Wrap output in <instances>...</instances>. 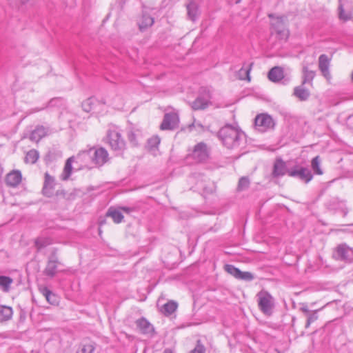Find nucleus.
<instances>
[{
	"label": "nucleus",
	"instance_id": "16",
	"mask_svg": "<svg viewBox=\"0 0 353 353\" xmlns=\"http://www.w3.org/2000/svg\"><path fill=\"white\" fill-rule=\"evenodd\" d=\"M314 77L315 72L310 70L307 64L303 63L302 67V85L306 83L312 85Z\"/></svg>",
	"mask_w": 353,
	"mask_h": 353
},
{
	"label": "nucleus",
	"instance_id": "25",
	"mask_svg": "<svg viewBox=\"0 0 353 353\" xmlns=\"http://www.w3.org/2000/svg\"><path fill=\"white\" fill-rule=\"evenodd\" d=\"M46 133L47 130L43 126H38L31 132L30 139L31 141L38 142L46 136Z\"/></svg>",
	"mask_w": 353,
	"mask_h": 353
},
{
	"label": "nucleus",
	"instance_id": "13",
	"mask_svg": "<svg viewBox=\"0 0 353 353\" xmlns=\"http://www.w3.org/2000/svg\"><path fill=\"white\" fill-rule=\"evenodd\" d=\"M330 59L326 54H321L319 58V68L323 77L327 79L330 78V73L329 70Z\"/></svg>",
	"mask_w": 353,
	"mask_h": 353
},
{
	"label": "nucleus",
	"instance_id": "43",
	"mask_svg": "<svg viewBox=\"0 0 353 353\" xmlns=\"http://www.w3.org/2000/svg\"><path fill=\"white\" fill-rule=\"evenodd\" d=\"M254 279V276L252 273L249 272H241L239 275L238 279H242L245 281H252Z\"/></svg>",
	"mask_w": 353,
	"mask_h": 353
},
{
	"label": "nucleus",
	"instance_id": "17",
	"mask_svg": "<svg viewBox=\"0 0 353 353\" xmlns=\"http://www.w3.org/2000/svg\"><path fill=\"white\" fill-rule=\"evenodd\" d=\"M54 178L46 172L45 174V180L43 188V194L48 196H50L52 193V190L54 187Z\"/></svg>",
	"mask_w": 353,
	"mask_h": 353
},
{
	"label": "nucleus",
	"instance_id": "40",
	"mask_svg": "<svg viewBox=\"0 0 353 353\" xmlns=\"http://www.w3.org/2000/svg\"><path fill=\"white\" fill-rule=\"evenodd\" d=\"M160 143V139L158 137H153L148 139V146L152 148H157Z\"/></svg>",
	"mask_w": 353,
	"mask_h": 353
},
{
	"label": "nucleus",
	"instance_id": "22",
	"mask_svg": "<svg viewBox=\"0 0 353 353\" xmlns=\"http://www.w3.org/2000/svg\"><path fill=\"white\" fill-rule=\"evenodd\" d=\"M284 77L283 70L280 67H274L268 72V78L271 81L277 82Z\"/></svg>",
	"mask_w": 353,
	"mask_h": 353
},
{
	"label": "nucleus",
	"instance_id": "20",
	"mask_svg": "<svg viewBox=\"0 0 353 353\" xmlns=\"http://www.w3.org/2000/svg\"><path fill=\"white\" fill-rule=\"evenodd\" d=\"M154 18L146 12H143L139 21V29L143 31L152 26L154 23Z\"/></svg>",
	"mask_w": 353,
	"mask_h": 353
},
{
	"label": "nucleus",
	"instance_id": "35",
	"mask_svg": "<svg viewBox=\"0 0 353 353\" xmlns=\"http://www.w3.org/2000/svg\"><path fill=\"white\" fill-rule=\"evenodd\" d=\"M250 181L249 179L246 176H243L239 179L237 190L239 192L244 191L247 190L250 186Z\"/></svg>",
	"mask_w": 353,
	"mask_h": 353
},
{
	"label": "nucleus",
	"instance_id": "33",
	"mask_svg": "<svg viewBox=\"0 0 353 353\" xmlns=\"http://www.w3.org/2000/svg\"><path fill=\"white\" fill-rule=\"evenodd\" d=\"M94 349L92 343H81L77 353H93Z\"/></svg>",
	"mask_w": 353,
	"mask_h": 353
},
{
	"label": "nucleus",
	"instance_id": "49",
	"mask_svg": "<svg viewBox=\"0 0 353 353\" xmlns=\"http://www.w3.org/2000/svg\"><path fill=\"white\" fill-rule=\"evenodd\" d=\"M239 2H240V0H237V1H236V3H239Z\"/></svg>",
	"mask_w": 353,
	"mask_h": 353
},
{
	"label": "nucleus",
	"instance_id": "36",
	"mask_svg": "<svg viewBox=\"0 0 353 353\" xmlns=\"http://www.w3.org/2000/svg\"><path fill=\"white\" fill-rule=\"evenodd\" d=\"M225 270H226L227 272L234 276L236 279H238L239 275L241 274V270L233 265H225Z\"/></svg>",
	"mask_w": 353,
	"mask_h": 353
},
{
	"label": "nucleus",
	"instance_id": "1",
	"mask_svg": "<svg viewBox=\"0 0 353 353\" xmlns=\"http://www.w3.org/2000/svg\"><path fill=\"white\" fill-rule=\"evenodd\" d=\"M218 137L223 145L228 149H237L243 147L246 143L245 133L230 125L221 128Z\"/></svg>",
	"mask_w": 353,
	"mask_h": 353
},
{
	"label": "nucleus",
	"instance_id": "6",
	"mask_svg": "<svg viewBox=\"0 0 353 353\" xmlns=\"http://www.w3.org/2000/svg\"><path fill=\"white\" fill-rule=\"evenodd\" d=\"M202 90L200 94L191 103V107L194 110H204L211 104L210 92L206 89H202Z\"/></svg>",
	"mask_w": 353,
	"mask_h": 353
},
{
	"label": "nucleus",
	"instance_id": "47",
	"mask_svg": "<svg viewBox=\"0 0 353 353\" xmlns=\"http://www.w3.org/2000/svg\"><path fill=\"white\" fill-rule=\"evenodd\" d=\"M347 122L353 128V114L350 115L347 118Z\"/></svg>",
	"mask_w": 353,
	"mask_h": 353
},
{
	"label": "nucleus",
	"instance_id": "7",
	"mask_svg": "<svg viewBox=\"0 0 353 353\" xmlns=\"http://www.w3.org/2000/svg\"><path fill=\"white\" fill-rule=\"evenodd\" d=\"M288 174L290 176L298 178L306 183L313 178L311 171L308 168L299 166H295L292 169L289 170Z\"/></svg>",
	"mask_w": 353,
	"mask_h": 353
},
{
	"label": "nucleus",
	"instance_id": "8",
	"mask_svg": "<svg viewBox=\"0 0 353 353\" xmlns=\"http://www.w3.org/2000/svg\"><path fill=\"white\" fill-rule=\"evenodd\" d=\"M179 123V115L176 112L166 113L164 115L160 128L162 130H173L178 127Z\"/></svg>",
	"mask_w": 353,
	"mask_h": 353
},
{
	"label": "nucleus",
	"instance_id": "48",
	"mask_svg": "<svg viewBox=\"0 0 353 353\" xmlns=\"http://www.w3.org/2000/svg\"><path fill=\"white\" fill-rule=\"evenodd\" d=\"M26 318V312L23 310H21L20 312V319H25Z\"/></svg>",
	"mask_w": 353,
	"mask_h": 353
},
{
	"label": "nucleus",
	"instance_id": "39",
	"mask_svg": "<svg viewBox=\"0 0 353 353\" xmlns=\"http://www.w3.org/2000/svg\"><path fill=\"white\" fill-rule=\"evenodd\" d=\"M319 310H314V311H312L307 316V321H306V324H305V328H308L311 323H312L313 322H314L315 321H316L318 319V314H317V312H318Z\"/></svg>",
	"mask_w": 353,
	"mask_h": 353
},
{
	"label": "nucleus",
	"instance_id": "37",
	"mask_svg": "<svg viewBox=\"0 0 353 353\" xmlns=\"http://www.w3.org/2000/svg\"><path fill=\"white\" fill-rule=\"evenodd\" d=\"M43 294L45 296L46 300L53 304L56 302V296L55 295L47 288H45L42 290Z\"/></svg>",
	"mask_w": 353,
	"mask_h": 353
},
{
	"label": "nucleus",
	"instance_id": "42",
	"mask_svg": "<svg viewBox=\"0 0 353 353\" xmlns=\"http://www.w3.org/2000/svg\"><path fill=\"white\" fill-rule=\"evenodd\" d=\"M205 347L201 344V341L199 340L197 341L195 347L190 351V353H205Z\"/></svg>",
	"mask_w": 353,
	"mask_h": 353
},
{
	"label": "nucleus",
	"instance_id": "14",
	"mask_svg": "<svg viewBox=\"0 0 353 353\" xmlns=\"http://www.w3.org/2000/svg\"><path fill=\"white\" fill-rule=\"evenodd\" d=\"M136 325L143 334H152L154 332L153 325L145 318L137 320Z\"/></svg>",
	"mask_w": 353,
	"mask_h": 353
},
{
	"label": "nucleus",
	"instance_id": "23",
	"mask_svg": "<svg viewBox=\"0 0 353 353\" xmlns=\"http://www.w3.org/2000/svg\"><path fill=\"white\" fill-rule=\"evenodd\" d=\"M294 95L298 98L300 101H306L310 96V91L303 87V85H301L294 88Z\"/></svg>",
	"mask_w": 353,
	"mask_h": 353
},
{
	"label": "nucleus",
	"instance_id": "26",
	"mask_svg": "<svg viewBox=\"0 0 353 353\" xmlns=\"http://www.w3.org/2000/svg\"><path fill=\"white\" fill-rule=\"evenodd\" d=\"M13 314V310L11 307L6 305H0V321H9Z\"/></svg>",
	"mask_w": 353,
	"mask_h": 353
},
{
	"label": "nucleus",
	"instance_id": "18",
	"mask_svg": "<svg viewBox=\"0 0 353 353\" xmlns=\"http://www.w3.org/2000/svg\"><path fill=\"white\" fill-rule=\"evenodd\" d=\"M188 15L189 18L195 21L199 14V3L196 0H190L187 5Z\"/></svg>",
	"mask_w": 353,
	"mask_h": 353
},
{
	"label": "nucleus",
	"instance_id": "31",
	"mask_svg": "<svg viewBox=\"0 0 353 353\" xmlns=\"http://www.w3.org/2000/svg\"><path fill=\"white\" fill-rule=\"evenodd\" d=\"M12 283V279L6 276H0V288L4 292H8L10 286Z\"/></svg>",
	"mask_w": 353,
	"mask_h": 353
},
{
	"label": "nucleus",
	"instance_id": "15",
	"mask_svg": "<svg viewBox=\"0 0 353 353\" xmlns=\"http://www.w3.org/2000/svg\"><path fill=\"white\" fill-rule=\"evenodd\" d=\"M21 173L19 170H13L7 174L6 183L8 186L17 187L21 181Z\"/></svg>",
	"mask_w": 353,
	"mask_h": 353
},
{
	"label": "nucleus",
	"instance_id": "30",
	"mask_svg": "<svg viewBox=\"0 0 353 353\" xmlns=\"http://www.w3.org/2000/svg\"><path fill=\"white\" fill-rule=\"evenodd\" d=\"M39 157V152L36 150H30L28 151L25 157V161L34 164L37 162Z\"/></svg>",
	"mask_w": 353,
	"mask_h": 353
},
{
	"label": "nucleus",
	"instance_id": "4",
	"mask_svg": "<svg viewBox=\"0 0 353 353\" xmlns=\"http://www.w3.org/2000/svg\"><path fill=\"white\" fill-rule=\"evenodd\" d=\"M86 156H88L91 159L92 162L97 166H102L109 159L108 152L103 148H92L88 151H84L79 154V157L83 158H85Z\"/></svg>",
	"mask_w": 353,
	"mask_h": 353
},
{
	"label": "nucleus",
	"instance_id": "24",
	"mask_svg": "<svg viewBox=\"0 0 353 353\" xmlns=\"http://www.w3.org/2000/svg\"><path fill=\"white\" fill-rule=\"evenodd\" d=\"M106 216L111 217L115 223H119L123 219V215L122 214V212L119 208H109L106 212Z\"/></svg>",
	"mask_w": 353,
	"mask_h": 353
},
{
	"label": "nucleus",
	"instance_id": "3",
	"mask_svg": "<svg viewBox=\"0 0 353 353\" xmlns=\"http://www.w3.org/2000/svg\"><path fill=\"white\" fill-rule=\"evenodd\" d=\"M258 307L265 316H271L275 306L274 299L267 291L261 290L256 294Z\"/></svg>",
	"mask_w": 353,
	"mask_h": 353
},
{
	"label": "nucleus",
	"instance_id": "2",
	"mask_svg": "<svg viewBox=\"0 0 353 353\" xmlns=\"http://www.w3.org/2000/svg\"><path fill=\"white\" fill-rule=\"evenodd\" d=\"M107 141L111 149L117 154H121L125 148V142L121 137V130L115 125L110 126L107 132Z\"/></svg>",
	"mask_w": 353,
	"mask_h": 353
},
{
	"label": "nucleus",
	"instance_id": "12",
	"mask_svg": "<svg viewBox=\"0 0 353 353\" xmlns=\"http://www.w3.org/2000/svg\"><path fill=\"white\" fill-rule=\"evenodd\" d=\"M337 258L347 262L353 261V249L347 246L346 244L339 245L335 252Z\"/></svg>",
	"mask_w": 353,
	"mask_h": 353
},
{
	"label": "nucleus",
	"instance_id": "28",
	"mask_svg": "<svg viewBox=\"0 0 353 353\" xmlns=\"http://www.w3.org/2000/svg\"><path fill=\"white\" fill-rule=\"evenodd\" d=\"M72 157H70L67 159L65 166H64V168H63V173L61 174V178L62 180L65 181V180L68 179V178L71 175L72 170Z\"/></svg>",
	"mask_w": 353,
	"mask_h": 353
},
{
	"label": "nucleus",
	"instance_id": "38",
	"mask_svg": "<svg viewBox=\"0 0 353 353\" xmlns=\"http://www.w3.org/2000/svg\"><path fill=\"white\" fill-rule=\"evenodd\" d=\"M94 101H95V99L93 97H90V98L87 99L86 100H85L82 103L83 110L86 112H90L92 109V105L94 104Z\"/></svg>",
	"mask_w": 353,
	"mask_h": 353
},
{
	"label": "nucleus",
	"instance_id": "10",
	"mask_svg": "<svg viewBox=\"0 0 353 353\" xmlns=\"http://www.w3.org/2000/svg\"><path fill=\"white\" fill-rule=\"evenodd\" d=\"M59 263L57 253L54 251L48 257L47 265L44 270V274L50 277L55 276Z\"/></svg>",
	"mask_w": 353,
	"mask_h": 353
},
{
	"label": "nucleus",
	"instance_id": "45",
	"mask_svg": "<svg viewBox=\"0 0 353 353\" xmlns=\"http://www.w3.org/2000/svg\"><path fill=\"white\" fill-rule=\"evenodd\" d=\"M119 209L121 210V211L124 212L125 213H127V214H129V213L134 211V210H135L134 208L125 207V206L120 207Z\"/></svg>",
	"mask_w": 353,
	"mask_h": 353
},
{
	"label": "nucleus",
	"instance_id": "9",
	"mask_svg": "<svg viewBox=\"0 0 353 353\" xmlns=\"http://www.w3.org/2000/svg\"><path fill=\"white\" fill-rule=\"evenodd\" d=\"M269 17L272 19L271 25L276 34L282 39L287 38L289 32L285 30L283 17H274V14H270Z\"/></svg>",
	"mask_w": 353,
	"mask_h": 353
},
{
	"label": "nucleus",
	"instance_id": "50",
	"mask_svg": "<svg viewBox=\"0 0 353 353\" xmlns=\"http://www.w3.org/2000/svg\"><path fill=\"white\" fill-rule=\"evenodd\" d=\"M352 80L353 81V72L352 73Z\"/></svg>",
	"mask_w": 353,
	"mask_h": 353
},
{
	"label": "nucleus",
	"instance_id": "29",
	"mask_svg": "<svg viewBox=\"0 0 353 353\" xmlns=\"http://www.w3.org/2000/svg\"><path fill=\"white\" fill-rule=\"evenodd\" d=\"M176 308L177 303L174 301H171L164 304L161 309V312L165 315H170L176 310Z\"/></svg>",
	"mask_w": 353,
	"mask_h": 353
},
{
	"label": "nucleus",
	"instance_id": "44",
	"mask_svg": "<svg viewBox=\"0 0 353 353\" xmlns=\"http://www.w3.org/2000/svg\"><path fill=\"white\" fill-rule=\"evenodd\" d=\"M199 186L203 189V192L205 193H212L213 192V188L212 187H207L205 185H203L202 183H198Z\"/></svg>",
	"mask_w": 353,
	"mask_h": 353
},
{
	"label": "nucleus",
	"instance_id": "41",
	"mask_svg": "<svg viewBox=\"0 0 353 353\" xmlns=\"http://www.w3.org/2000/svg\"><path fill=\"white\" fill-rule=\"evenodd\" d=\"M62 103H63L62 98H59V97L53 98L48 103L46 108L58 106L59 105H61Z\"/></svg>",
	"mask_w": 353,
	"mask_h": 353
},
{
	"label": "nucleus",
	"instance_id": "21",
	"mask_svg": "<svg viewBox=\"0 0 353 353\" xmlns=\"http://www.w3.org/2000/svg\"><path fill=\"white\" fill-rule=\"evenodd\" d=\"M253 63H249L246 65V63H244L243 67L238 71L237 77L241 80H247L248 81H250V71L253 66Z\"/></svg>",
	"mask_w": 353,
	"mask_h": 353
},
{
	"label": "nucleus",
	"instance_id": "5",
	"mask_svg": "<svg viewBox=\"0 0 353 353\" xmlns=\"http://www.w3.org/2000/svg\"><path fill=\"white\" fill-rule=\"evenodd\" d=\"M273 119L268 114H260L254 119V128L260 132H265L274 127Z\"/></svg>",
	"mask_w": 353,
	"mask_h": 353
},
{
	"label": "nucleus",
	"instance_id": "11",
	"mask_svg": "<svg viewBox=\"0 0 353 353\" xmlns=\"http://www.w3.org/2000/svg\"><path fill=\"white\" fill-rule=\"evenodd\" d=\"M192 158L198 162L205 161L209 156V152L205 143L201 142L194 146L192 153Z\"/></svg>",
	"mask_w": 353,
	"mask_h": 353
},
{
	"label": "nucleus",
	"instance_id": "32",
	"mask_svg": "<svg viewBox=\"0 0 353 353\" xmlns=\"http://www.w3.org/2000/svg\"><path fill=\"white\" fill-rule=\"evenodd\" d=\"M321 159L319 156L315 157L312 159L311 166L314 172L316 174L321 175L323 174V171L320 167Z\"/></svg>",
	"mask_w": 353,
	"mask_h": 353
},
{
	"label": "nucleus",
	"instance_id": "19",
	"mask_svg": "<svg viewBox=\"0 0 353 353\" xmlns=\"http://www.w3.org/2000/svg\"><path fill=\"white\" fill-rule=\"evenodd\" d=\"M286 165L281 159H277L274 165L273 175L275 177L283 176L288 173Z\"/></svg>",
	"mask_w": 353,
	"mask_h": 353
},
{
	"label": "nucleus",
	"instance_id": "46",
	"mask_svg": "<svg viewBox=\"0 0 353 353\" xmlns=\"http://www.w3.org/2000/svg\"><path fill=\"white\" fill-rule=\"evenodd\" d=\"M299 310L300 311L303 312L306 316H307L312 312L308 309L307 305L305 304H303Z\"/></svg>",
	"mask_w": 353,
	"mask_h": 353
},
{
	"label": "nucleus",
	"instance_id": "34",
	"mask_svg": "<svg viewBox=\"0 0 353 353\" xmlns=\"http://www.w3.org/2000/svg\"><path fill=\"white\" fill-rule=\"evenodd\" d=\"M51 243V240L49 238L46 237H40L36 239L35 241V246L37 250H40L42 248L48 246Z\"/></svg>",
	"mask_w": 353,
	"mask_h": 353
},
{
	"label": "nucleus",
	"instance_id": "27",
	"mask_svg": "<svg viewBox=\"0 0 353 353\" xmlns=\"http://www.w3.org/2000/svg\"><path fill=\"white\" fill-rule=\"evenodd\" d=\"M128 138L130 143L136 146L139 144V137L140 135V132L138 130L130 128L127 132Z\"/></svg>",
	"mask_w": 353,
	"mask_h": 353
}]
</instances>
